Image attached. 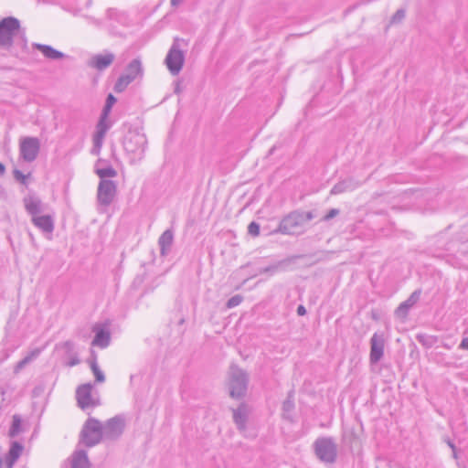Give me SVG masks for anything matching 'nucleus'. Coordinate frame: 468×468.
Wrapping results in <instances>:
<instances>
[{
  "mask_svg": "<svg viewBox=\"0 0 468 468\" xmlns=\"http://www.w3.org/2000/svg\"><path fill=\"white\" fill-rule=\"evenodd\" d=\"M362 183L354 177H348L336 183L330 190L331 195H339L346 192H351L359 187Z\"/></svg>",
  "mask_w": 468,
  "mask_h": 468,
  "instance_id": "nucleus-15",
  "label": "nucleus"
},
{
  "mask_svg": "<svg viewBox=\"0 0 468 468\" xmlns=\"http://www.w3.org/2000/svg\"><path fill=\"white\" fill-rule=\"evenodd\" d=\"M65 346L68 347V348H71L72 347V343L71 342H66Z\"/></svg>",
  "mask_w": 468,
  "mask_h": 468,
  "instance_id": "nucleus-50",
  "label": "nucleus"
},
{
  "mask_svg": "<svg viewBox=\"0 0 468 468\" xmlns=\"http://www.w3.org/2000/svg\"><path fill=\"white\" fill-rule=\"evenodd\" d=\"M20 425H21L20 419L17 416H14L13 423L9 430L10 437H15L18 434V432L20 431Z\"/></svg>",
  "mask_w": 468,
  "mask_h": 468,
  "instance_id": "nucleus-31",
  "label": "nucleus"
},
{
  "mask_svg": "<svg viewBox=\"0 0 468 468\" xmlns=\"http://www.w3.org/2000/svg\"><path fill=\"white\" fill-rule=\"evenodd\" d=\"M101 163H98L95 167V173L101 178V180H109L117 176L116 170L112 165H106L103 167L100 166Z\"/></svg>",
  "mask_w": 468,
  "mask_h": 468,
  "instance_id": "nucleus-28",
  "label": "nucleus"
},
{
  "mask_svg": "<svg viewBox=\"0 0 468 468\" xmlns=\"http://www.w3.org/2000/svg\"><path fill=\"white\" fill-rule=\"evenodd\" d=\"M248 232L253 237H257L260 234V225L255 221H252L248 226Z\"/></svg>",
  "mask_w": 468,
  "mask_h": 468,
  "instance_id": "nucleus-33",
  "label": "nucleus"
},
{
  "mask_svg": "<svg viewBox=\"0 0 468 468\" xmlns=\"http://www.w3.org/2000/svg\"><path fill=\"white\" fill-rule=\"evenodd\" d=\"M243 301V297L240 294H236L229 298L226 303L227 308L231 309L239 305Z\"/></svg>",
  "mask_w": 468,
  "mask_h": 468,
  "instance_id": "nucleus-32",
  "label": "nucleus"
},
{
  "mask_svg": "<svg viewBox=\"0 0 468 468\" xmlns=\"http://www.w3.org/2000/svg\"><path fill=\"white\" fill-rule=\"evenodd\" d=\"M447 443H448V445L451 447V449H452V452H453V457H454V458H457L454 444H453L451 441H447Z\"/></svg>",
  "mask_w": 468,
  "mask_h": 468,
  "instance_id": "nucleus-47",
  "label": "nucleus"
},
{
  "mask_svg": "<svg viewBox=\"0 0 468 468\" xmlns=\"http://www.w3.org/2000/svg\"><path fill=\"white\" fill-rule=\"evenodd\" d=\"M80 363V359L77 356H73L70 357V359L68 361L67 365L69 367H74Z\"/></svg>",
  "mask_w": 468,
  "mask_h": 468,
  "instance_id": "nucleus-40",
  "label": "nucleus"
},
{
  "mask_svg": "<svg viewBox=\"0 0 468 468\" xmlns=\"http://www.w3.org/2000/svg\"><path fill=\"white\" fill-rule=\"evenodd\" d=\"M420 296V291H415L411 293V295L403 303L399 304L397 309V313L407 314L408 311L419 301Z\"/></svg>",
  "mask_w": 468,
  "mask_h": 468,
  "instance_id": "nucleus-27",
  "label": "nucleus"
},
{
  "mask_svg": "<svg viewBox=\"0 0 468 468\" xmlns=\"http://www.w3.org/2000/svg\"><path fill=\"white\" fill-rule=\"evenodd\" d=\"M20 32V22L17 18L9 16L0 22V47L9 50L13 46V38Z\"/></svg>",
  "mask_w": 468,
  "mask_h": 468,
  "instance_id": "nucleus-5",
  "label": "nucleus"
},
{
  "mask_svg": "<svg viewBox=\"0 0 468 468\" xmlns=\"http://www.w3.org/2000/svg\"><path fill=\"white\" fill-rule=\"evenodd\" d=\"M417 340L425 347L430 348L437 342V337L429 335H418Z\"/></svg>",
  "mask_w": 468,
  "mask_h": 468,
  "instance_id": "nucleus-29",
  "label": "nucleus"
},
{
  "mask_svg": "<svg viewBox=\"0 0 468 468\" xmlns=\"http://www.w3.org/2000/svg\"><path fill=\"white\" fill-rule=\"evenodd\" d=\"M90 23H91L97 27H101L102 24L101 20L93 18V17H90Z\"/></svg>",
  "mask_w": 468,
  "mask_h": 468,
  "instance_id": "nucleus-46",
  "label": "nucleus"
},
{
  "mask_svg": "<svg viewBox=\"0 0 468 468\" xmlns=\"http://www.w3.org/2000/svg\"><path fill=\"white\" fill-rule=\"evenodd\" d=\"M115 59V55L109 51L104 50L102 53L91 56L87 61V66L98 71H103L108 69Z\"/></svg>",
  "mask_w": 468,
  "mask_h": 468,
  "instance_id": "nucleus-13",
  "label": "nucleus"
},
{
  "mask_svg": "<svg viewBox=\"0 0 468 468\" xmlns=\"http://www.w3.org/2000/svg\"><path fill=\"white\" fill-rule=\"evenodd\" d=\"M248 418V409L246 405L241 404L238 409L233 410V420L238 429L241 431L246 429Z\"/></svg>",
  "mask_w": 468,
  "mask_h": 468,
  "instance_id": "nucleus-23",
  "label": "nucleus"
},
{
  "mask_svg": "<svg viewBox=\"0 0 468 468\" xmlns=\"http://www.w3.org/2000/svg\"><path fill=\"white\" fill-rule=\"evenodd\" d=\"M143 75L142 62L138 58L133 59L126 67L124 73L122 74L114 84L115 92H122L130 83Z\"/></svg>",
  "mask_w": 468,
  "mask_h": 468,
  "instance_id": "nucleus-6",
  "label": "nucleus"
},
{
  "mask_svg": "<svg viewBox=\"0 0 468 468\" xmlns=\"http://www.w3.org/2000/svg\"><path fill=\"white\" fill-rule=\"evenodd\" d=\"M184 0H171V5L172 6H177L179 5Z\"/></svg>",
  "mask_w": 468,
  "mask_h": 468,
  "instance_id": "nucleus-48",
  "label": "nucleus"
},
{
  "mask_svg": "<svg viewBox=\"0 0 468 468\" xmlns=\"http://www.w3.org/2000/svg\"><path fill=\"white\" fill-rule=\"evenodd\" d=\"M95 336L91 342L92 346L101 348H106L110 345L111 335L110 333L103 328H94Z\"/></svg>",
  "mask_w": 468,
  "mask_h": 468,
  "instance_id": "nucleus-22",
  "label": "nucleus"
},
{
  "mask_svg": "<svg viewBox=\"0 0 468 468\" xmlns=\"http://www.w3.org/2000/svg\"><path fill=\"white\" fill-rule=\"evenodd\" d=\"M292 408H293V404H292V402L291 400H289V399H288V400H285V401L283 402V410H284L289 411V410H291Z\"/></svg>",
  "mask_w": 468,
  "mask_h": 468,
  "instance_id": "nucleus-42",
  "label": "nucleus"
},
{
  "mask_svg": "<svg viewBox=\"0 0 468 468\" xmlns=\"http://www.w3.org/2000/svg\"><path fill=\"white\" fill-rule=\"evenodd\" d=\"M459 348L468 350V336L462 340Z\"/></svg>",
  "mask_w": 468,
  "mask_h": 468,
  "instance_id": "nucleus-43",
  "label": "nucleus"
},
{
  "mask_svg": "<svg viewBox=\"0 0 468 468\" xmlns=\"http://www.w3.org/2000/svg\"><path fill=\"white\" fill-rule=\"evenodd\" d=\"M110 126L108 125L106 122V118L101 117L98 124H97V131L93 137L94 145L98 148H100L102 144L103 138L108 131Z\"/></svg>",
  "mask_w": 468,
  "mask_h": 468,
  "instance_id": "nucleus-24",
  "label": "nucleus"
},
{
  "mask_svg": "<svg viewBox=\"0 0 468 468\" xmlns=\"http://www.w3.org/2000/svg\"><path fill=\"white\" fill-rule=\"evenodd\" d=\"M340 213V210L338 208H331L323 218L324 221H329L330 219L334 218L335 217L338 216Z\"/></svg>",
  "mask_w": 468,
  "mask_h": 468,
  "instance_id": "nucleus-35",
  "label": "nucleus"
},
{
  "mask_svg": "<svg viewBox=\"0 0 468 468\" xmlns=\"http://www.w3.org/2000/svg\"><path fill=\"white\" fill-rule=\"evenodd\" d=\"M106 18L111 22H116L120 25H126L128 23L127 15L124 12L119 11L114 8H109L106 12ZM110 24L109 27H112Z\"/></svg>",
  "mask_w": 468,
  "mask_h": 468,
  "instance_id": "nucleus-25",
  "label": "nucleus"
},
{
  "mask_svg": "<svg viewBox=\"0 0 468 468\" xmlns=\"http://www.w3.org/2000/svg\"><path fill=\"white\" fill-rule=\"evenodd\" d=\"M299 256H291L284 260L278 261L277 263L264 268L261 272L274 273L277 271H284L291 269V265L295 263V261L299 259Z\"/></svg>",
  "mask_w": 468,
  "mask_h": 468,
  "instance_id": "nucleus-17",
  "label": "nucleus"
},
{
  "mask_svg": "<svg viewBox=\"0 0 468 468\" xmlns=\"http://www.w3.org/2000/svg\"><path fill=\"white\" fill-rule=\"evenodd\" d=\"M24 450L23 445L18 441H12L9 452L4 460L6 468H13Z\"/></svg>",
  "mask_w": 468,
  "mask_h": 468,
  "instance_id": "nucleus-16",
  "label": "nucleus"
},
{
  "mask_svg": "<svg viewBox=\"0 0 468 468\" xmlns=\"http://www.w3.org/2000/svg\"><path fill=\"white\" fill-rule=\"evenodd\" d=\"M314 451L316 457L323 463H333L337 457V445L331 437H319L314 444Z\"/></svg>",
  "mask_w": 468,
  "mask_h": 468,
  "instance_id": "nucleus-2",
  "label": "nucleus"
},
{
  "mask_svg": "<svg viewBox=\"0 0 468 468\" xmlns=\"http://www.w3.org/2000/svg\"><path fill=\"white\" fill-rule=\"evenodd\" d=\"M40 150V141L37 137H23L19 143V154L20 157L27 162L31 163L35 161L38 155Z\"/></svg>",
  "mask_w": 468,
  "mask_h": 468,
  "instance_id": "nucleus-10",
  "label": "nucleus"
},
{
  "mask_svg": "<svg viewBox=\"0 0 468 468\" xmlns=\"http://www.w3.org/2000/svg\"><path fill=\"white\" fill-rule=\"evenodd\" d=\"M28 363H30V358H27L26 356L20 360L16 366L15 367V372H19L22 368H24Z\"/></svg>",
  "mask_w": 468,
  "mask_h": 468,
  "instance_id": "nucleus-37",
  "label": "nucleus"
},
{
  "mask_svg": "<svg viewBox=\"0 0 468 468\" xmlns=\"http://www.w3.org/2000/svg\"><path fill=\"white\" fill-rule=\"evenodd\" d=\"M174 240V233L171 229H166L163 232L158 239L160 247V253L162 256H166L170 251Z\"/></svg>",
  "mask_w": 468,
  "mask_h": 468,
  "instance_id": "nucleus-21",
  "label": "nucleus"
},
{
  "mask_svg": "<svg viewBox=\"0 0 468 468\" xmlns=\"http://www.w3.org/2000/svg\"><path fill=\"white\" fill-rule=\"evenodd\" d=\"M30 176V174H28L27 176L24 175L20 170H14V177L19 181L20 183H22L23 185H27V177Z\"/></svg>",
  "mask_w": 468,
  "mask_h": 468,
  "instance_id": "nucleus-34",
  "label": "nucleus"
},
{
  "mask_svg": "<svg viewBox=\"0 0 468 468\" xmlns=\"http://www.w3.org/2000/svg\"><path fill=\"white\" fill-rule=\"evenodd\" d=\"M296 312L298 315L303 316L306 314V309L303 305H299Z\"/></svg>",
  "mask_w": 468,
  "mask_h": 468,
  "instance_id": "nucleus-44",
  "label": "nucleus"
},
{
  "mask_svg": "<svg viewBox=\"0 0 468 468\" xmlns=\"http://www.w3.org/2000/svg\"><path fill=\"white\" fill-rule=\"evenodd\" d=\"M32 222L43 232L51 233L54 229L53 218L48 215L35 216L32 218Z\"/></svg>",
  "mask_w": 468,
  "mask_h": 468,
  "instance_id": "nucleus-19",
  "label": "nucleus"
},
{
  "mask_svg": "<svg viewBox=\"0 0 468 468\" xmlns=\"http://www.w3.org/2000/svg\"><path fill=\"white\" fill-rule=\"evenodd\" d=\"M117 186L112 180H101L98 186L97 199L101 206L108 207L114 199Z\"/></svg>",
  "mask_w": 468,
  "mask_h": 468,
  "instance_id": "nucleus-12",
  "label": "nucleus"
},
{
  "mask_svg": "<svg viewBox=\"0 0 468 468\" xmlns=\"http://www.w3.org/2000/svg\"><path fill=\"white\" fill-rule=\"evenodd\" d=\"M385 339L383 334L375 333L370 339V364H377L384 356Z\"/></svg>",
  "mask_w": 468,
  "mask_h": 468,
  "instance_id": "nucleus-14",
  "label": "nucleus"
},
{
  "mask_svg": "<svg viewBox=\"0 0 468 468\" xmlns=\"http://www.w3.org/2000/svg\"><path fill=\"white\" fill-rule=\"evenodd\" d=\"M314 218L311 211L295 210L282 218L273 233L301 235L305 232L308 223Z\"/></svg>",
  "mask_w": 468,
  "mask_h": 468,
  "instance_id": "nucleus-1",
  "label": "nucleus"
},
{
  "mask_svg": "<svg viewBox=\"0 0 468 468\" xmlns=\"http://www.w3.org/2000/svg\"><path fill=\"white\" fill-rule=\"evenodd\" d=\"M90 23H91L97 27H101L102 24L101 20L93 18V17H90Z\"/></svg>",
  "mask_w": 468,
  "mask_h": 468,
  "instance_id": "nucleus-45",
  "label": "nucleus"
},
{
  "mask_svg": "<svg viewBox=\"0 0 468 468\" xmlns=\"http://www.w3.org/2000/svg\"><path fill=\"white\" fill-rule=\"evenodd\" d=\"M248 375L237 366H231L229 369V389L232 398L239 399L247 391Z\"/></svg>",
  "mask_w": 468,
  "mask_h": 468,
  "instance_id": "nucleus-7",
  "label": "nucleus"
},
{
  "mask_svg": "<svg viewBox=\"0 0 468 468\" xmlns=\"http://www.w3.org/2000/svg\"><path fill=\"white\" fill-rule=\"evenodd\" d=\"M182 40L175 38L165 58V64L173 76L180 73L185 63L186 54L181 48Z\"/></svg>",
  "mask_w": 468,
  "mask_h": 468,
  "instance_id": "nucleus-4",
  "label": "nucleus"
},
{
  "mask_svg": "<svg viewBox=\"0 0 468 468\" xmlns=\"http://www.w3.org/2000/svg\"><path fill=\"white\" fill-rule=\"evenodd\" d=\"M80 436L81 441L88 447L98 444L103 439L102 424L96 419H88L82 428Z\"/></svg>",
  "mask_w": 468,
  "mask_h": 468,
  "instance_id": "nucleus-8",
  "label": "nucleus"
},
{
  "mask_svg": "<svg viewBox=\"0 0 468 468\" xmlns=\"http://www.w3.org/2000/svg\"><path fill=\"white\" fill-rule=\"evenodd\" d=\"M146 144L147 140L144 133H130L124 140L123 147L131 154V161L134 163L144 158Z\"/></svg>",
  "mask_w": 468,
  "mask_h": 468,
  "instance_id": "nucleus-3",
  "label": "nucleus"
},
{
  "mask_svg": "<svg viewBox=\"0 0 468 468\" xmlns=\"http://www.w3.org/2000/svg\"><path fill=\"white\" fill-rule=\"evenodd\" d=\"M69 468H90L88 455L84 450L74 452L71 455Z\"/></svg>",
  "mask_w": 468,
  "mask_h": 468,
  "instance_id": "nucleus-20",
  "label": "nucleus"
},
{
  "mask_svg": "<svg viewBox=\"0 0 468 468\" xmlns=\"http://www.w3.org/2000/svg\"><path fill=\"white\" fill-rule=\"evenodd\" d=\"M125 428V418L123 415H116L102 424L103 439L109 441L117 440Z\"/></svg>",
  "mask_w": 468,
  "mask_h": 468,
  "instance_id": "nucleus-11",
  "label": "nucleus"
},
{
  "mask_svg": "<svg viewBox=\"0 0 468 468\" xmlns=\"http://www.w3.org/2000/svg\"><path fill=\"white\" fill-rule=\"evenodd\" d=\"M5 171V165L2 163H0V176L4 175Z\"/></svg>",
  "mask_w": 468,
  "mask_h": 468,
  "instance_id": "nucleus-49",
  "label": "nucleus"
},
{
  "mask_svg": "<svg viewBox=\"0 0 468 468\" xmlns=\"http://www.w3.org/2000/svg\"><path fill=\"white\" fill-rule=\"evenodd\" d=\"M116 102V98L112 94H109L106 99V104L113 106V104Z\"/></svg>",
  "mask_w": 468,
  "mask_h": 468,
  "instance_id": "nucleus-41",
  "label": "nucleus"
},
{
  "mask_svg": "<svg viewBox=\"0 0 468 468\" xmlns=\"http://www.w3.org/2000/svg\"><path fill=\"white\" fill-rule=\"evenodd\" d=\"M33 48L39 50L43 56L48 59L58 60L65 58V54L55 49L51 46L34 43Z\"/></svg>",
  "mask_w": 468,
  "mask_h": 468,
  "instance_id": "nucleus-18",
  "label": "nucleus"
},
{
  "mask_svg": "<svg viewBox=\"0 0 468 468\" xmlns=\"http://www.w3.org/2000/svg\"><path fill=\"white\" fill-rule=\"evenodd\" d=\"M112 106L111 105H108L105 103L104 107H103V110H102V113H101V116L102 118H106L108 117L111 110H112Z\"/></svg>",
  "mask_w": 468,
  "mask_h": 468,
  "instance_id": "nucleus-39",
  "label": "nucleus"
},
{
  "mask_svg": "<svg viewBox=\"0 0 468 468\" xmlns=\"http://www.w3.org/2000/svg\"><path fill=\"white\" fill-rule=\"evenodd\" d=\"M93 385L86 383L80 385L76 390V399L78 405L82 410L94 408L100 404L99 397L96 393L92 392Z\"/></svg>",
  "mask_w": 468,
  "mask_h": 468,
  "instance_id": "nucleus-9",
  "label": "nucleus"
},
{
  "mask_svg": "<svg viewBox=\"0 0 468 468\" xmlns=\"http://www.w3.org/2000/svg\"><path fill=\"white\" fill-rule=\"evenodd\" d=\"M405 17V11L403 9H399L392 16L391 22L398 23L401 21Z\"/></svg>",
  "mask_w": 468,
  "mask_h": 468,
  "instance_id": "nucleus-36",
  "label": "nucleus"
},
{
  "mask_svg": "<svg viewBox=\"0 0 468 468\" xmlns=\"http://www.w3.org/2000/svg\"><path fill=\"white\" fill-rule=\"evenodd\" d=\"M41 353V349L36 348L32 350L26 357L30 358V362L37 358Z\"/></svg>",
  "mask_w": 468,
  "mask_h": 468,
  "instance_id": "nucleus-38",
  "label": "nucleus"
},
{
  "mask_svg": "<svg viewBox=\"0 0 468 468\" xmlns=\"http://www.w3.org/2000/svg\"><path fill=\"white\" fill-rule=\"evenodd\" d=\"M27 211L33 217L37 216L42 210L41 201L35 197H28L24 199Z\"/></svg>",
  "mask_w": 468,
  "mask_h": 468,
  "instance_id": "nucleus-26",
  "label": "nucleus"
},
{
  "mask_svg": "<svg viewBox=\"0 0 468 468\" xmlns=\"http://www.w3.org/2000/svg\"><path fill=\"white\" fill-rule=\"evenodd\" d=\"M90 368L97 382L102 383L105 381L104 373L100 369L95 358L90 363Z\"/></svg>",
  "mask_w": 468,
  "mask_h": 468,
  "instance_id": "nucleus-30",
  "label": "nucleus"
}]
</instances>
